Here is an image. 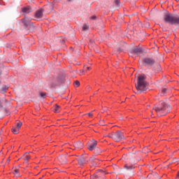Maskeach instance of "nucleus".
Wrapping results in <instances>:
<instances>
[{"instance_id": "28", "label": "nucleus", "mask_w": 179, "mask_h": 179, "mask_svg": "<svg viewBox=\"0 0 179 179\" xmlns=\"http://www.w3.org/2000/svg\"><path fill=\"white\" fill-rule=\"evenodd\" d=\"M87 115H89V117H93V113H87Z\"/></svg>"}, {"instance_id": "5", "label": "nucleus", "mask_w": 179, "mask_h": 179, "mask_svg": "<svg viewBox=\"0 0 179 179\" xmlns=\"http://www.w3.org/2000/svg\"><path fill=\"white\" fill-rule=\"evenodd\" d=\"M143 64H145V65H148V66H153L155 64H156V61H155V59L152 57H145L143 60Z\"/></svg>"}, {"instance_id": "14", "label": "nucleus", "mask_w": 179, "mask_h": 179, "mask_svg": "<svg viewBox=\"0 0 179 179\" xmlns=\"http://www.w3.org/2000/svg\"><path fill=\"white\" fill-rule=\"evenodd\" d=\"M12 131L15 135L19 134V129H17V127H13Z\"/></svg>"}, {"instance_id": "10", "label": "nucleus", "mask_w": 179, "mask_h": 179, "mask_svg": "<svg viewBox=\"0 0 179 179\" xmlns=\"http://www.w3.org/2000/svg\"><path fill=\"white\" fill-rule=\"evenodd\" d=\"M35 17L36 19H41L43 17V10H38L35 13Z\"/></svg>"}, {"instance_id": "23", "label": "nucleus", "mask_w": 179, "mask_h": 179, "mask_svg": "<svg viewBox=\"0 0 179 179\" xmlns=\"http://www.w3.org/2000/svg\"><path fill=\"white\" fill-rule=\"evenodd\" d=\"M40 96H41V99H45V93L41 92Z\"/></svg>"}, {"instance_id": "22", "label": "nucleus", "mask_w": 179, "mask_h": 179, "mask_svg": "<svg viewBox=\"0 0 179 179\" xmlns=\"http://www.w3.org/2000/svg\"><path fill=\"white\" fill-rule=\"evenodd\" d=\"M125 169H127V170H132V169H135V166H125Z\"/></svg>"}, {"instance_id": "12", "label": "nucleus", "mask_w": 179, "mask_h": 179, "mask_svg": "<svg viewBox=\"0 0 179 179\" xmlns=\"http://www.w3.org/2000/svg\"><path fill=\"white\" fill-rule=\"evenodd\" d=\"M22 23H24V26L27 27L29 24H30V20L29 18H24L22 20Z\"/></svg>"}, {"instance_id": "8", "label": "nucleus", "mask_w": 179, "mask_h": 179, "mask_svg": "<svg viewBox=\"0 0 179 179\" xmlns=\"http://www.w3.org/2000/svg\"><path fill=\"white\" fill-rule=\"evenodd\" d=\"M93 143L89 145L88 150H94L96 149V147L97 146V141L96 140L92 141Z\"/></svg>"}, {"instance_id": "21", "label": "nucleus", "mask_w": 179, "mask_h": 179, "mask_svg": "<svg viewBox=\"0 0 179 179\" xmlns=\"http://www.w3.org/2000/svg\"><path fill=\"white\" fill-rule=\"evenodd\" d=\"M74 86H75V87H79V86H80V83H79V81L76 80L74 83Z\"/></svg>"}, {"instance_id": "11", "label": "nucleus", "mask_w": 179, "mask_h": 179, "mask_svg": "<svg viewBox=\"0 0 179 179\" xmlns=\"http://www.w3.org/2000/svg\"><path fill=\"white\" fill-rule=\"evenodd\" d=\"M74 148L76 149H82L83 148V143L80 141L76 142L74 143Z\"/></svg>"}, {"instance_id": "15", "label": "nucleus", "mask_w": 179, "mask_h": 179, "mask_svg": "<svg viewBox=\"0 0 179 179\" xmlns=\"http://www.w3.org/2000/svg\"><path fill=\"white\" fill-rule=\"evenodd\" d=\"M22 12H24V13H30L31 10L29 8H24L22 9Z\"/></svg>"}, {"instance_id": "17", "label": "nucleus", "mask_w": 179, "mask_h": 179, "mask_svg": "<svg viewBox=\"0 0 179 179\" xmlns=\"http://www.w3.org/2000/svg\"><path fill=\"white\" fill-rule=\"evenodd\" d=\"M83 30L84 31H87V30H89V25L85 24L83 26Z\"/></svg>"}, {"instance_id": "7", "label": "nucleus", "mask_w": 179, "mask_h": 179, "mask_svg": "<svg viewBox=\"0 0 179 179\" xmlns=\"http://www.w3.org/2000/svg\"><path fill=\"white\" fill-rule=\"evenodd\" d=\"M87 162L86 156H81L78 158V164H80V166H83V164H86Z\"/></svg>"}, {"instance_id": "26", "label": "nucleus", "mask_w": 179, "mask_h": 179, "mask_svg": "<svg viewBox=\"0 0 179 179\" xmlns=\"http://www.w3.org/2000/svg\"><path fill=\"white\" fill-rule=\"evenodd\" d=\"M64 82V80H58V85H60V83H62Z\"/></svg>"}, {"instance_id": "32", "label": "nucleus", "mask_w": 179, "mask_h": 179, "mask_svg": "<svg viewBox=\"0 0 179 179\" xmlns=\"http://www.w3.org/2000/svg\"><path fill=\"white\" fill-rule=\"evenodd\" d=\"M178 176H179V173H178Z\"/></svg>"}, {"instance_id": "19", "label": "nucleus", "mask_w": 179, "mask_h": 179, "mask_svg": "<svg viewBox=\"0 0 179 179\" xmlns=\"http://www.w3.org/2000/svg\"><path fill=\"white\" fill-rule=\"evenodd\" d=\"M24 160L25 163H27L28 160H30V156H29V155L24 156Z\"/></svg>"}, {"instance_id": "18", "label": "nucleus", "mask_w": 179, "mask_h": 179, "mask_svg": "<svg viewBox=\"0 0 179 179\" xmlns=\"http://www.w3.org/2000/svg\"><path fill=\"white\" fill-rule=\"evenodd\" d=\"M94 152L96 155H99V153H101V150L99 148H96Z\"/></svg>"}, {"instance_id": "16", "label": "nucleus", "mask_w": 179, "mask_h": 179, "mask_svg": "<svg viewBox=\"0 0 179 179\" xmlns=\"http://www.w3.org/2000/svg\"><path fill=\"white\" fill-rule=\"evenodd\" d=\"M22 125V122L20 121H17V122L16 123V128H17L18 129H20Z\"/></svg>"}, {"instance_id": "4", "label": "nucleus", "mask_w": 179, "mask_h": 179, "mask_svg": "<svg viewBox=\"0 0 179 179\" xmlns=\"http://www.w3.org/2000/svg\"><path fill=\"white\" fill-rule=\"evenodd\" d=\"M108 137L110 138V139H113V141L115 142H120V141H122V139H125L124 133L121 132V131L109 133Z\"/></svg>"}, {"instance_id": "6", "label": "nucleus", "mask_w": 179, "mask_h": 179, "mask_svg": "<svg viewBox=\"0 0 179 179\" xmlns=\"http://www.w3.org/2000/svg\"><path fill=\"white\" fill-rule=\"evenodd\" d=\"M141 52L142 48L138 46H135L134 48L130 50L129 55H131V54H132L133 55H139V54H141Z\"/></svg>"}, {"instance_id": "2", "label": "nucleus", "mask_w": 179, "mask_h": 179, "mask_svg": "<svg viewBox=\"0 0 179 179\" xmlns=\"http://www.w3.org/2000/svg\"><path fill=\"white\" fill-rule=\"evenodd\" d=\"M148 84L146 82V77L145 76H138L137 84H136L137 92L142 93V92L148 90Z\"/></svg>"}, {"instance_id": "3", "label": "nucleus", "mask_w": 179, "mask_h": 179, "mask_svg": "<svg viewBox=\"0 0 179 179\" xmlns=\"http://www.w3.org/2000/svg\"><path fill=\"white\" fill-rule=\"evenodd\" d=\"M164 20L166 23H171V24H178L179 25V17L174 15L171 13H168L164 16Z\"/></svg>"}, {"instance_id": "1", "label": "nucleus", "mask_w": 179, "mask_h": 179, "mask_svg": "<svg viewBox=\"0 0 179 179\" xmlns=\"http://www.w3.org/2000/svg\"><path fill=\"white\" fill-rule=\"evenodd\" d=\"M153 110L157 113V114H169L170 110H171V106L166 103V102L161 101L157 105L153 107Z\"/></svg>"}, {"instance_id": "9", "label": "nucleus", "mask_w": 179, "mask_h": 179, "mask_svg": "<svg viewBox=\"0 0 179 179\" xmlns=\"http://www.w3.org/2000/svg\"><path fill=\"white\" fill-rule=\"evenodd\" d=\"M58 160L62 164H65V163H66L67 161L66 157L65 155L59 156Z\"/></svg>"}, {"instance_id": "24", "label": "nucleus", "mask_w": 179, "mask_h": 179, "mask_svg": "<svg viewBox=\"0 0 179 179\" xmlns=\"http://www.w3.org/2000/svg\"><path fill=\"white\" fill-rule=\"evenodd\" d=\"M48 6L51 7L50 8L51 10H52V9H54V3H51L49 5H48Z\"/></svg>"}, {"instance_id": "30", "label": "nucleus", "mask_w": 179, "mask_h": 179, "mask_svg": "<svg viewBox=\"0 0 179 179\" xmlns=\"http://www.w3.org/2000/svg\"><path fill=\"white\" fill-rule=\"evenodd\" d=\"M90 67H87V70L85 71H90Z\"/></svg>"}, {"instance_id": "29", "label": "nucleus", "mask_w": 179, "mask_h": 179, "mask_svg": "<svg viewBox=\"0 0 179 179\" xmlns=\"http://www.w3.org/2000/svg\"><path fill=\"white\" fill-rule=\"evenodd\" d=\"M15 173L17 174V173H19V169H15Z\"/></svg>"}, {"instance_id": "25", "label": "nucleus", "mask_w": 179, "mask_h": 179, "mask_svg": "<svg viewBox=\"0 0 179 179\" xmlns=\"http://www.w3.org/2000/svg\"><path fill=\"white\" fill-rule=\"evenodd\" d=\"M115 3L117 6H120V0H115Z\"/></svg>"}, {"instance_id": "27", "label": "nucleus", "mask_w": 179, "mask_h": 179, "mask_svg": "<svg viewBox=\"0 0 179 179\" xmlns=\"http://www.w3.org/2000/svg\"><path fill=\"white\" fill-rule=\"evenodd\" d=\"M96 15H93V16L91 17V19L92 20H94L96 19Z\"/></svg>"}, {"instance_id": "31", "label": "nucleus", "mask_w": 179, "mask_h": 179, "mask_svg": "<svg viewBox=\"0 0 179 179\" xmlns=\"http://www.w3.org/2000/svg\"><path fill=\"white\" fill-rule=\"evenodd\" d=\"M83 72H84V71H83L81 72V73H83Z\"/></svg>"}, {"instance_id": "13", "label": "nucleus", "mask_w": 179, "mask_h": 179, "mask_svg": "<svg viewBox=\"0 0 179 179\" xmlns=\"http://www.w3.org/2000/svg\"><path fill=\"white\" fill-rule=\"evenodd\" d=\"M53 111H54V113H59V111H61V106H59L58 105H55L53 107Z\"/></svg>"}, {"instance_id": "20", "label": "nucleus", "mask_w": 179, "mask_h": 179, "mask_svg": "<svg viewBox=\"0 0 179 179\" xmlns=\"http://www.w3.org/2000/svg\"><path fill=\"white\" fill-rule=\"evenodd\" d=\"M166 92H167V89L163 88L162 92L160 93V96H164Z\"/></svg>"}]
</instances>
